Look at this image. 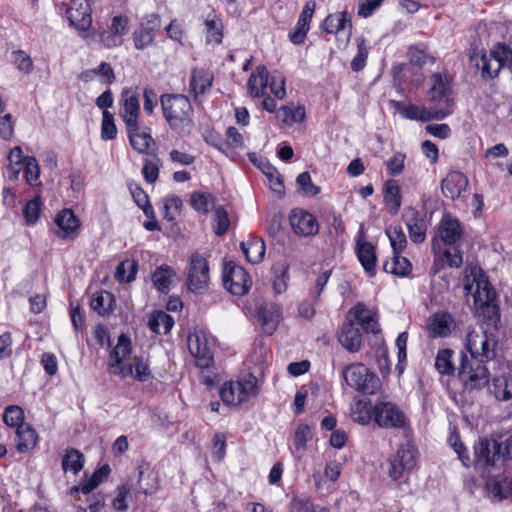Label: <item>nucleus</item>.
<instances>
[{"label": "nucleus", "mask_w": 512, "mask_h": 512, "mask_svg": "<svg viewBox=\"0 0 512 512\" xmlns=\"http://www.w3.org/2000/svg\"><path fill=\"white\" fill-rule=\"evenodd\" d=\"M496 345V336L482 325L479 329L469 330L466 336V348L472 359L461 354L458 368V375L466 389H479L488 383V372L483 363L494 359Z\"/></svg>", "instance_id": "1"}, {"label": "nucleus", "mask_w": 512, "mask_h": 512, "mask_svg": "<svg viewBox=\"0 0 512 512\" xmlns=\"http://www.w3.org/2000/svg\"><path fill=\"white\" fill-rule=\"evenodd\" d=\"M465 290L473 297L475 315L482 321L496 324L499 320L496 293L480 268H472L466 276Z\"/></svg>", "instance_id": "2"}, {"label": "nucleus", "mask_w": 512, "mask_h": 512, "mask_svg": "<svg viewBox=\"0 0 512 512\" xmlns=\"http://www.w3.org/2000/svg\"><path fill=\"white\" fill-rule=\"evenodd\" d=\"M163 116L170 129L179 136H188L195 127L194 109L189 98L182 94L160 96Z\"/></svg>", "instance_id": "3"}, {"label": "nucleus", "mask_w": 512, "mask_h": 512, "mask_svg": "<svg viewBox=\"0 0 512 512\" xmlns=\"http://www.w3.org/2000/svg\"><path fill=\"white\" fill-rule=\"evenodd\" d=\"M257 394V378L252 374L245 375L237 381L226 382L220 390L222 401L234 406L255 398Z\"/></svg>", "instance_id": "4"}, {"label": "nucleus", "mask_w": 512, "mask_h": 512, "mask_svg": "<svg viewBox=\"0 0 512 512\" xmlns=\"http://www.w3.org/2000/svg\"><path fill=\"white\" fill-rule=\"evenodd\" d=\"M212 340V336L202 329H195L188 335L189 351L201 368H208L213 363Z\"/></svg>", "instance_id": "5"}, {"label": "nucleus", "mask_w": 512, "mask_h": 512, "mask_svg": "<svg viewBox=\"0 0 512 512\" xmlns=\"http://www.w3.org/2000/svg\"><path fill=\"white\" fill-rule=\"evenodd\" d=\"M416 465L415 449L410 444L399 445L396 453L387 461V473L393 480L401 479Z\"/></svg>", "instance_id": "6"}, {"label": "nucleus", "mask_w": 512, "mask_h": 512, "mask_svg": "<svg viewBox=\"0 0 512 512\" xmlns=\"http://www.w3.org/2000/svg\"><path fill=\"white\" fill-rule=\"evenodd\" d=\"M451 88L447 75L433 73L430 77L429 100L434 104L433 109H449V115L453 112L454 101L451 98Z\"/></svg>", "instance_id": "7"}, {"label": "nucleus", "mask_w": 512, "mask_h": 512, "mask_svg": "<svg viewBox=\"0 0 512 512\" xmlns=\"http://www.w3.org/2000/svg\"><path fill=\"white\" fill-rule=\"evenodd\" d=\"M342 376L350 387L365 393L373 392L377 378L362 363H353L343 368Z\"/></svg>", "instance_id": "8"}, {"label": "nucleus", "mask_w": 512, "mask_h": 512, "mask_svg": "<svg viewBox=\"0 0 512 512\" xmlns=\"http://www.w3.org/2000/svg\"><path fill=\"white\" fill-rule=\"evenodd\" d=\"M210 281L209 266L205 257L194 253L190 257L188 268V289L199 294L208 288Z\"/></svg>", "instance_id": "9"}, {"label": "nucleus", "mask_w": 512, "mask_h": 512, "mask_svg": "<svg viewBox=\"0 0 512 512\" xmlns=\"http://www.w3.org/2000/svg\"><path fill=\"white\" fill-rule=\"evenodd\" d=\"M223 282L225 288L237 296L246 294L252 285V280L246 270L235 263H228L225 266Z\"/></svg>", "instance_id": "10"}, {"label": "nucleus", "mask_w": 512, "mask_h": 512, "mask_svg": "<svg viewBox=\"0 0 512 512\" xmlns=\"http://www.w3.org/2000/svg\"><path fill=\"white\" fill-rule=\"evenodd\" d=\"M374 421L381 428H404L406 416L391 402H379L374 406Z\"/></svg>", "instance_id": "11"}, {"label": "nucleus", "mask_w": 512, "mask_h": 512, "mask_svg": "<svg viewBox=\"0 0 512 512\" xmlns=\"http://www.w3.org/2000/svg\"><path fill=\"white\" fill-rule=\"evenodd\" d=\"M132 347L130 339L121 334L118 337L117 344L110 354L109 368L110 372L116 376L126 378L133 373L132 367H126L124 360L131 354Z\"/></svg>", "instance_id": "12"}, {"label": "nucleus", "mask_w": 512, "mask_h": 512, "mask_svg": "<svg viewBox=\"0 0 512 512\" xmlns=\"http://www.w3.org/2000/svg\"><path fill=\"white\" fill-rule=\"evenodd\" d=\"M393 103L403 117L411 120L428 122L431 120H442L449 115L447 105L445 109L440 110L433 109V107L427 108L425 106L415 104L402 105L400 102Z\"/></svg>", "instance_id": "13"}, {"label": "nucleus", "mask_w": 512, "mask_h": 512, "mask_svg": "<svg viewBox=\"0 0 512 512\" xmlns=\"http://www.w3.org/2000/svg\"><path fill=\"white\" fill-rule=\"evenodd\" d=\"M129 18L127 16H114L108 30L99 34L100 42L106 48H114L122 45L123 37L128 33Z\"/></svg>", "instance_id": "14"}, {"label": "nucleus", "mask_w": 512, "mask_h": 512, "mask_svg": "<svg viewBox=\"0 0 512 512\" xmlns=\"http://www.w3.org/2000/svg\"><path fill=\"white\" fill-rule=\"evenodd\" d=\"M120 102L122 103L120 115L126 127L135 128L140 115L139 93L132 88H125L121 93Z\"/></svg>", "instance_id": "15"}, {"label": "nucleus", "mask_w": 512, "mask_h": 512, "mask_svg": "<svg viewBox=\"0 0 512 512\" xmlns=\"http://www.w3.org/2000/svg\"><path fill=\"white\" fill-rule=\"evenodd\" d=\"M67 17L73 27L80 31H87L92 25L90 3L87 0H70Z\"/></svg>", "instance_id": "16"}, {"label": "nucleus", "mask_w": 512, "mask_h": 512, "mask_svg": "<svg viewBox=\"0 0 512 512\" xmlns=\"http://www.w3.org/2000/svg\"><path fill=\"white\" fill-rule=\"evenodd\" d=\"M289 220L293 231L299 236H313L319 231L316 218L305 210L294 209L290 214Z\"/></svg>", "instance_id": "17"}, {"label": "nucleus", "mask_w": 512, "mask_h": 512, "mask_svg": "<svg viewBox=\"0 0 512 512\" xmlns=\"http://www.w3.org/2000/svg\"><path fill=\"white\" fill-rule=\"evenodd\" d=\"M403 219L413 243L419 244L426 238L427 225L420 213L412 207H407L403 212Z\"/></svg>", "instance_id": "18"}, {"label": "nucleus", "mask_w": 512, "mask_h": 512, "mask_svg": "<svg viewBox=\"0 0 512 512\" xmlns=\"http://www.w3.org/2000/svg\"><path fill=\"white\" fill-rule=\"evenodd\" d=\"M347 319H352L353 322L357 321L366 332L377 334L380 331L376 320V313L367 308L364 303H357L351 308L348 312Z\"/></svg>", "instance_id": "19"}, {"label": "nucleus", "mask_w": 512, "mask_h": 512, "mask_svg": "<svg viewBox=\"0 0 512 512\" xmlns=\"http://www.w3.org/2000/svg\"><path fill=\"white\" fill-rule=\"evenodd\" d=\"M339 343L349 352H358L362 344V334L360 329L355 326L352 319H347L338 333Z\"/></svg>", "instance_id": "20"}, {"label": "nucleus", "mask_w": 512, "mask_h": 512, "mask_svg": "<svg viewBox=\"0 0 512 512\" xmlns=\"http://www.w3.org/2000/svg\"><path fill=\"white\" fill-rule=\"evenodd\" d=\"M467 177L459 171H452L441 182V189L445 197L455 200L466 191Z\"/></svg>", "instance_id": "21"}, {"label": "nucleus", "mask_w": 512, "mask_h": 512, "mask_svg": "<svg viewBox=\"0 0 512 512\" xmlns=\"http://www.w3.org/2000/svg\"><path fill=\"white\" fill-rule=\"evenodd\" d=\"M454 327V319L447 312H436L429 318L427 323L429 335L434 338L449 336Z\"/></svg>", "instance_id": "22"}, {"label": "nucleus", "mask_w": 512, "mask_h": 512, "mask_svg": "<svg viewBox=\"0 0 512 512\" xmlns=\"http://www.w3.org/2000/svg\"><path fill=\"white\" fill-rule=\"evenodd\" d=\"M438 236L445 245L457 244L462 236L460 222L450 215H445L439 225Z\"/></svg>", "instance_id": "23"}, {"label": "nucleus", "mask_w": 512, "mask_h": 512, "mask_svg": "<svg viewBox=\"0 0 512 512\" xmlns=\"http://www.w3.org/2000/svg\"><path fill=\"white\" fill-rule=\"evenodd\" d=\"M282 317L279 305L270 303L262 306L259 310V321L265 333L271 335L277 329Z\"/></svg>", "instance_id": "24"}, {"label": "nucleus", "mask_w": 512, "mask_h": 512, "mask_svg": "<svg viewBox=\"0 0 512 512\" xmlns=\"http://www.w3.org/2000/svg\"><path fill=\"white\" fill-rule=\"evenodd\" d=\"M322 28L327 33L347 32L349 37L352 28L351 17L346 11L330 14L323 21Z\"/></svg>", "instance_id": "25"}, {"label": "nucleus", "mask_w": 512, "mask_h": 512, "mask_svg": "<svg viewBox=\"0 0 512 512\" xmlns=\"http://www.w3.org/2000/svg\"><path fill=\"white\" fill-rule=\"evenodd\" d=\"M55 223L59 228L57 234L62 238H73L80 226L79 220L75 214L68 209H64L58 213Z\"/></svg>", "instance_id": "26"}, {"label": "nucleus", "mask_w": 512, "mask_h": 512, "mask_svg": "<svg viewBox=\"0 0 512 512\" xmlns=\"http://www.w3.org/2000/svg\"><path fill=\"white\" fill-rule=\"evenodd\" d=\"M357 257L369 276L375 275V267L377 263V257L375 253V247L367 241H357L356 245Z\"/></svg>", "instance_id": "27"}, {"label": "nucleus", "mask_w": 512, "mask_h": 512, "mask_svg": "<svg viewBox=\"0 0 512 512\" xmlns=\"http://www.w3.org/2000/svg\"><path fill=\"white\" fill-rule=\"evenodd\" d=\"M16 448L20 453H26L35 448L38 443V434L29 424H24L16 429Z\"/></svg>", "instance_id": "28"}, {"label": "nucleus", "mask_w": 512, "mask_h": 512, "mask_svg": "<svg viewBox=\"0 0 512 512\" xmlns=\"http://www.w3.org/2000/svg\"><path fill=\"white\" fill-rule=\"evenodd\" d=\"M499 451L500 445L497 442L482 439L475 446V459L477 463L490 466L494 464Z\"/></svg>", "instance_id": "29"}, {"label": "nucleus", "mask_w": 512, "mask_h": 512, "mask_svg": "<svg viewBox=\"0 0 512 512\" xmlns=\"http://www.w3.org/2000/svg\"><path fill=\"white\" fill-rule=\"evenodd\" d=\"M384 203L392 214H397L401 204V188L396 180L388 179L383 186Z\"/></svg>", "instance_id": "30"}, {"label": "nucleus", "mask_w": 512, "mask_h": 512, "mask_svg": "<svg viewBox=\"0 0 512 512\" xmlns=\"http://www.w3.org/2000/svg\"><path fill=\"white\" fill-rule=\"evenodd\" d=\"M176 277L175 270L169 265H161L152 274L154 286L162 293H168Z\"/></svg>", "instance_id": "31"}, {"label": "nucleus", "mask_w": 512, "mask_h": 512, "mask_svg": "<svg viewBox=\"0 0 512 512\" xmlns=\"http://www.w3.org/2000/svg\"><path fill=\"white\" fill-rule=\"evenodd\" d=\"M138 489L144 494H153L158 488L157 475L148 463L138 466Z\"/></svg>", "instance_id": "32"}, {"label": "nucleus", "mask_w": 512, "mask_h": 512, "mask_svg": "<svg viewBox=\"0 0 512 512\" xmlns=\"http://www.w3.org/2000/svg\"><path fill=\"white\" fill-rule=\"evenodd\" d=\"M268 77L269 72L267 68L265 66H258L248 79V89L251 96L261 97L264 95L268 85Z\"/></svg>", "instance_id": "33"}, {"label": "nucleus", "mask_w": 512, "mask_h": 512, "mask_svg": "<svg viewBox=\"0 0 512 512\" xmlns=\"http://www.w3.org/2000/svg\"><path fill=\"white\" fill-rule=\"evenodd\" d=\"M127 131L129 141L133 149L139 153L148 154L151 146L154 144V140L151 135L146 132H141L139 125H136L135 128L128 127Z\"/></svg>", "instance_id": "34"}, {"label": "nucleus", "mask_w": 512, "mask_h": 512, "mask_svg": "<svg viewBox=\"0 0 512 512\" xmlns=\"http://www.w3.org/2000/svg\"><path fill=\"white\" fill-rule=\"evenodd\" d=\"M241 250L250 263L258 264L263 260L266 248L263 239L253 237L241 243Z\"/></svg>", "instance_id": "35"}, {"label": "nucleus", "mask_w": 512, "mask_h": 512, "mask_svg": "<svg viewBox=\"0 0 512 512\" xmlns=\"http://www.w3.org/2000/svg\"><path fill=\"white\" fill-rule=\"evenodd\" d=\"M305 117V108L301 105H286L277 111V118L286 126L303 122Z\"/></svg>", "instance_id": "36"}, {"label": "nucleus", "mask_w": 512, "mask_h": 512, "mask_svg": "<svg viewBox=\"0 0 512 512\" xmlns=\"http://www.w3.org/2000/svg\"><path fill=\"white\" fill-rule=\"evenodd\" d=\"M173 326V318L164 311H155L148 319V327L157 334H167Z\"/></svg>", "instance_id": "37"}, {"label": "nucleus", "mask_w": 512, "mask_h": 512, "mask_svg": "<svg viewBox=\"0 0 512 512\" xmlns=\"http://www.w3.org/2000/svg\"><path fill=\"white\" fill-rule=\"evenodd\" d=\"M350 415L354 422L366 425L374 416V407L366 400H358L352 404Z\"/></svg>", "instance_id": "38"}, {"label": "nucleus", "mask_w": 512, "mask_h": 512, "mask_svg": "<svg viewBox=\"0 0 512 512\" xmlns=\"http://www.w3.org/2000/svg\"><path fill=\"white\" fill-rule=\"evenodd\" d=\"M383 269L394 275L407 276L411 272L412 264L401 253H393L392 259L384 262Z\"/></svg>", "instance_id": "39"}, {"label": "nucleus", "mask_w": 512, "mask_h": 512, "mask_svg": "<svg viewBox=\"0 0 512 512\" xmlns=\"http://www.w3.org/2000/svg\"><path fill=\"white\" fill-rule=\"evenodd\" d=\"M289 266L286 262H277L272 266L273 272V290L275 294H282L288 286Z\"/></svg>", "instance_id": "40"}, {"label": "nucleus", "mask_w": 512, "mask_h": 512, "mask_svg": "<svg viewBox=\"0 0 512 512\" xmlns=\"http://www.w3.org/2000/svg\"><path fill=\"white\" fill-rule=\"evenodd\" d=\"M492 393L495 398L501 401H507L512 398V376L503 375L495 377L492 381Z\"/></svg>", "instance_id": "41"}, {"label": "nucleus", "mask_w": 512, "mask_h": 512, "mask_svg": "<svg viewBox=\"0 0 512 512\" xmlns=\"http://www.w3.org/2000/svg\"><path fill=\"white\" fill-rule=\"evenodd\" d=\"M155 35L156 29L154 25H150V23L141 24L139 29L133 33L135 47L139 50L147 48L153 43Z\"/></svg>", "instance_id": "42"}, {"label": "nucleus", "mask_w": 512, "mask_h": 512, "mask_svg": "<svg viewBox=\"0 0 512 512\" xmlns=\"http://www.w3.org/2000/svg\"><path fill=\"white\" fill-rule=\"evenodd\" d=\"M476 66L481 70V75L485 79L496 77L503 68L502 64L495 60L490 54H482L479 59L476 60Z\"/></svg>", "instance_id": "43"}, {"label": "nucleus", "mask_w": 512, "mask_h": 512, "mask_svg": "<svg viewBox=\"0 0 512 512\" xmlns=\"http://www.w3.org/2000/svg\"><path fill=\"white\" fill-rule=\"evenodd\" d=\"M212 75L204 70H194L190 81V90L197 96L205 93L212 85Z\"/></svg>", "instance_id": "44"}, {"label": "nucleus", "mask_w": 512, "mask_h": 512, "mask_svg": "<svg viewBox=\"0 0 512 512\" xmlns=\"http://www.w3.org/2000/svg\"><path fill=\"white\" fill-rule=\"evenodd\" d=\"M114 301L113 295L107 291H101L95 294L90 302V307L99 315H106L112 309Z\"/></svg>", "instance_id": "45"}, {"label": "nucleus", "mask_w": 512, "mask_h": 512, "mask_svg": "<svg viewBox=\"0 0 512 512\" xmlns=\"http://www.w3.org/2000/svg\"><path fill=\"white\" fill-rule=\"evenodd\" d=\"M192 207L199 213L207 214L210 209L215 208V198L210 193L195 192L190 199Z\"/></svg>", "instance_id": "46"}, {"label": "nucleus", "mask_w": 512, "mask_h": 512, "mask_svg": "<svg viewBox=\"0 0 512 512\" xmlns=\"http://www.w3.org/2000/svg\"><path fill=\"white\" fill-rule=\"evenodd\" d=\"M83 454L76 449L66 451L62 459V468L65 472L71 471L77 474L83 468Z\"/></svg>", "instance_id": "47"}, {"label": "nucleus", "mask_w": 512, "mask_h": 512, "mask_svg": "<svg viewBox=\"0 0 512 512\" xmlns=\"http://www.w3.org/2000/svg\"><path fill=\"white\" fill-rule=\"evenodd\" d=\"M393 253H402L407 245L406 235L401 226H390L386 230Z\"/></svg>", "instance_id": "48"}, {"label": "nucleus", "mask_w": 512, "mask_h": 512, "mask_svg": "<svg viewBox=\"0 0 512 512\" xmlns=\"http://www.w3.org/2000/svg\"><path fill=\"white\" fill-rule=\"evenodd\" d=\"M449 246L450 247L442 250L440 247H437V244L435 243L434 250H435L436 254H438L439 256H442L443 259L446 260L447 264L450 267L458 268L463 263L462 254H461L457 244L449 245Z\"/></svg>", "instance_id": "49"}, {"label": "nucleus", "mask_w": 512, "mask_h": 512, "mask_svg": "<svg viewBox=\"0 0 512 512\" xmlns=\"http://www.w3.org/2000/svg\"><path fill=\"white\" fill-rule=\"evenodd\" d=\"M453 351L450 349H443L437 353L435 359V368L442 375H451L454 372V365L452 363Z\"/></svg>", "instance_id": "50"}, {"label": "nucleus", "mask_w": 512, "mask_h": 512, "mask_svg": "<svg viewBox=\"0 0 512 512\" xmlns=\"http://www.w3.org/2000/svg\"><path fill=\"white\" fill-rule=\"evenodd\" d=\"M130 191L135 203L143 210L144 214L148 218H154V210L145 191L139 186H130Z\"/></svg>", "instance_id": "51"}, {"label": "nucleus", "mask_w": 512, "mask_h": 512, "mask_svg": "<svg viewBox=\"0 0 512 512\" xmlns=\"http://www.w3.org/2000/svg\"><path fill=\"white\" fill-rule=\"evenodd\" d=\"M206 27V40L208 43L220 44L222 42V25L221 21L214 16L207 18L205 21Z\"/></svg>", "instance_id": "52"}, {"label": "nucleus", "mask_w": 512, "mask_h": 512, "mask_svg": "<svg viewBox=\"0 0 512 512\" xmlns=\"http://www.w3.org/2000/svg\"><path fill=\"white\" fill-rule=\"evenodd\" d=\"M126 367H132L133 373L130 375L134 379L144 382L150 377V370L147 360L142 356L133 357L132 363L126 365Z\"/></svg>", "instance_id": "53"}, {"label": "nucleus", "mask_w": 512, "mask_h": 512, "mask_svg": "<svg viewBox=\"0 0 512 512\" xmlns=\"http://www.w3.org/2000/svg\"><path fill=\"white\" fill-rule=\"evenodd\" d=\"M137 264L134 261H122L118 264L115 272V278L121 283H128L135 279Z\"/></svg>", "instance_id": "54"}, {"label": "nucleus", "mask_w": 512, "mask_h": 512, "mask_svg": "<svg viewBox=\"0 0 512 512\" xmlns=\"http://www.w3.org/2000/svg\"><path fill=\"white\" fill-rule=\"evenodd\" d=\"M229 225L230 221L226 209L223 206H216L213 215V230L215 234L219 236L225 234Z\"/></svg>", "instance_id": "55"}, {"label": "nucleus", "mask_w": 512, "mask_h": 512, "mask_svg": "<svg viewBox=\"0 0 512 512\" xmlns=\"http://www.w3.org/2000/svg\"><path fill=\"white\" fill-rule=\"evenodd\" d=\"M24 412L21 407L17 405H11L6 407L3 414V421L7 426L16 427V429L24 425Z\"/></svg>", "instance_id": "56"}, {"label": "nucleus", "mask_w": 512, "mask_h": 512, "mask_svg": "<svg viewBox=\"0 0 512 512\" xmlns=\"http://www.w3.org/2000/svg\"><path fill=\"white\" fill-rule=\"evenodd\" d=\"M11 61L19 71L25 74H30L33 70V61L23 50L13 51L11 53Z\"/></svg>", "instance_id": "57"}, {"label": "nucleus", "mask_w": 512, "mask_h": 512, "mask_svg": "<svg viewBox=\"0 0 512 512\" xmlns=\"http://www.w3.org/2000/svg\"><path fill=\"white\" fill-rule=\"evenodd\" d=\"M117 136V128L114 117L109 111H103L101 124L102 140H112Z\"/></svg>", "instance_id": "58"}, {"label": "nucleus", "mask_w": 512, "mask_h": 512, "mask_svg": "<svg viewBox=\"0 0 512 512\" xmlns=\"http://www.w3.org/2000/svg\"><path fill=\"white\" fill-rule=\"evenodd\" d=\"M312 438L311 428L308 425L300 424L294 434L293 446L296 451L306 448V443Z\"/></svg>", "instance_id": "59"}, {"label": "nucleus", "mask_w": 512, "mask_h": 512, "mask_svg": "<svg viewBox=\"0 0 512 512\" xmlns=\"http://www.w3.org/2000/svg\"><path fill=\"white\" fill-rule=\"evenodd\" d=\"M488 488L498 500H502L512 493V480L503 479L501 481H492L488 484Z\"/></svg>", "instance_id": "60"}, {"label": "nucleus", "mask_w": 512, "mask_h": 512, "mask_svg": "<svg viewBox=\"0 0 512 512\" xmlns=\"http://www.w3.org/2000/svg\"><path fill=\"white\" fill-rule=\"evenodd\" d=\"M182 206V201L177 196H169L164 199V217L168 221H172L176 219L179 215L180 208Z\"/></svg>", "instance_id": "61"}, {"label": "nucleus", "mask_w": 512, "mask_h": 512, "mask_svg": "<svg viewBox=\"0 0 512 512\" xmlns=\"http://www.w3.org/2000/svg\"><path fill=\"white\" fill-rule=\"evenodd\" d=\"M406 155L396 152L386 163L388 174L391 176L400 175L405 167Z\"/></svg>", "instance_id": "62"}, {"label": "nucleus", "mask_w": 512, "mask_h": 512, "mask_svg": "<svg viewBox=\"0 0 512 512\" xmlns=\"http://www.w3.org/2000/svg\"><path fill=\"white\" fill-rule=\"evenodd\" d=\"M410 62L417 65L423 66L428 62H434L432 56H430L424 48L418 46L411 47L408 51Z\"/></svg>", "instance_id": "63"}, {"label": "nucleus", "mask_w": 512, "mask_h": 512, "mask_svg": "<svg viewBox=\"0 0 512 512\" xmlns=\"http://www.w3.org/2000/svg\"><path fill=\"white\" fill-rule=\"evenodd\" d=\"M489 54L501 63L502 67H504L508 61L511 62L512 60V50L502 43L496 44Z\"/></svg>", "instance_id": "64"}]
</instances>
